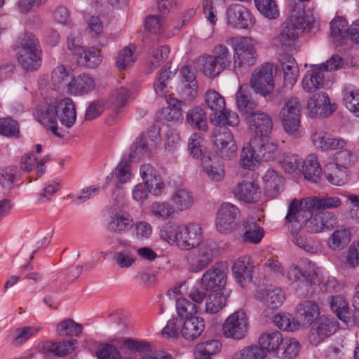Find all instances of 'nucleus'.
Instances as JSON below:
<instances>
[{
  "label": "nucleus",
  "mask_w": 359,
  "mask_h": 359,
  "mask_svg": "<svg viewBox=\"0 0 359 359\" xmlns=\"http://www.w3.org/2000/svg\"><path fill=\"white\" fill-rule=\"evenodd\" d=\"M313 21V19L306 14L288 10V18L283 23L281 31L275 39L276 45L283 50L296 52L294 42Z\"/></svg>",
  "instance_id": "1"
},
{
  "label": "nucleus",
  "mask_w": 359,
  "mask_h": 359,
  "mask_svg": "<svg viewBox=\"0 0 359 359\" xmlns=\"http://www.w3.org/2000/svg\"><path fill=\"white\" fill-rule=\"evenodd\" d=\"M341 205L338 197H307L301 200L294 198L290 203L286 219H297L304 222L315 211L337 208Z\"/></svg>",
  "instance_id": "2"
},
{
  "label": "nucleus",
  "mask_w": 359,
  "mask_h": 359,
  "mask_svg": "<svg viewBox=\"0 0 359 359\" xmlns=\"http://www.w3.org/2000/svg\"><path fill=\"white\" fill-rule=\"evenodd\" d=\"M160 235L167 242L175 243L180 248L184 250L198 246L202 241L201 229L196 223L182 226H167L161 230Z\"/></svg>",
  "instance_id": "3"
},
{
  "label": "nucleus",
  "mask_w": 359,
  "mask_h": 359,
  "mask_svg": "<svg viewBox=\"0 0 359 359\" xmlns=\"http://www.w3.org/2000/svg\"><path fill=\"white\" fill-rule=\"evenodd\" d=\"M17 50L18 60L24 69L34 71L39 67L41 62V50L38 39L34 35L26 33L20 39Z\"/></svg>",
  "instance_id": "4"
},
{
  "label": "nucleus",
  "mask_w": 359,
  "mask_h": 359,
  "mask_svg": "<svg viewBox=\"0 0 359 359\" xmlns=\"http://www.w3.org/2000/svg\"><path fill=\"white\" fill-rule=\"evenodd\" d=\"M226 43L233 47L235 65L250 67L257 61V51L249 37H229Z\"/></svg>",
  "instance_id": "5"
},
{
  "label": "nucleus",
  "mask_w": 359,
  "mask_h": 359,
  "mask_svg": "<svg viewBox=\"0 0 359 359\" xmlns=\"http://www.w3.org/2000/svg\"><path fill=\"white\" fill-rule=\"evenodd\" d=\"M286 220L292 223L295 229H299L304 225L307 231L316 233L325 230L332 229L337 224L336 215L331 212H322L313 216L312 214L311 217L307 218L304 222H301L297 219Z\"/></svg>",
  "instance_id": "6"
},
{
  "label": "nucleus",
  "mask_w": 359,
  "mask_h": 359,
  "mask_svg": "<svg viewBox=\"0 0 359 359\" xmlns=\"http://www.w3.org/2000/svg\"><path fill=\"white\" fill-rule=\"evenodd\" d=\"M250 86L256 93L263 96L271 93L275 86L273 64L265 62L257 67L252 75Z\"/></svg>",
  "instance_id": "7"
},
{
  "label": "nucleus",
  "mask_w": 359,
  "mask_h": 359,
  "mask_svg": "<svg viewBox=\"0 0 359 359\" xmlns=\"http://www.w3.org/2000/svg\"><path fill=\"white\" fill-rule=\"evenodd\" d=\"M301 110L302 105L297 97H292L285 102L279 117L287 133L294 134L298 131L301 124Z\"/></svg>",
  "instance_id": "8"
},
{
  "label": "nucleus",
  "mask_w": 359,
  "mask_h": 359,
  "mask_svg": "<svg viewBox=\"0 0 359 359\" xmlns=\"http://www.w3.org/2000/svg\"><path fill=\"white\" fill-rule=\"evenodd\" d=\"M248 320L245 313L239 310L231 314L223 324V334L233 339H243L248 332Z\"/></svg>",
  "instance_id": "9"
},
{
  "label": "nucleus",
  "mask_w": 359,
  "mask_h": 359,
  "mask_svg": "<svg viewBox=\"0 0 359 359\" xmlns=\"http://www.w3.org/2000/svg\"><path fill=\"white\" fill-rule=\"evenodd\" d=\"M339 329V323L332 317L322 316L312 326L309 340L314 346L320 344L327 337L334 334Z\"/></svg>",
  "instance_id": "10"
},
{
  "label": "nucleus",
  "mask_w": 359,
  "mask_h": 359,
  "mask_svg": "<svg viewBox=\"0 0 359 359\" xmlns=\"http://www.w3.org/2000/svg\"><path fill=\"white\" fill-rule=\"evenodd\" d=\"M337 109L334 103H331L327 94L320 92L313 95L307 102V109L311 118H325L330 116Z\"/></svg>",
  "instance_id": "11"
},
{
  "label": "nucleus",
  "mask_w": 359,
  "mask_h": 359,
  "mask_svg": "<svg viewBox=\"0 0 359 359\" xmlns=\"http://www.w3.org/2000/svg\"><path fill=\"white\" fill-rule=\"evenodd\" d=\"M240 211L234 205L223 203L218 210L216 220L217 229L222 233H230L236 226Z\"/></svg>",
  "instance_id": "12"
},
{
  "label": "nucleus",
  "mask_w": 359,
  "mask_h": 359,
  "mask_svg": "<svg viewBox=\"0 0 359 359\" xmlns=\"http://www.w3.org/2000/svg\"><path fill=\"white\" fill-rule=\"evenodd\" d=\"M213 143L215 151L223 158L230 159L237 149L232 133L226 129H219L214 135Z\"/></svg>",
  "instance_id": "13"
},
{
  "label": "nucleus",
  "mask_w": 359,
  "mask_h": 359,
  "mask_svg": "<svg viewBox=\"0 0 359 359\" xmlns=\"http://www.w3.org/2000/svg\"><path fill=\"white\" fill-rule=\"evenodd\" d=\"M250 130L255 134V137H269L273 123L271 116L266 112L257 111L245 118Z\"/></svg>",
  "instance_id": "14"
},
{
  "label": "nucleus",
  "mask_w": 359,
  "mask_h": 359,
  "mask_svg": "<svg viewBox=\"0 0 359 359\" xmlns=\"http://www.w3.org/2000/svg\"><path fill=\"white\" fill-rule=\"evenodd\" d=\"M226 273L224 269L212 266L203 273L201 284L207 291L223 292L226 285Z\"/></svg>",
  "instance_id": "15"
},
{
  "label": "nucleus",
  "mask_w": 359,
  "mask_h": 359,
  "mask_svg": "<svg viewBox=\"0 0 359 359\" xmlns=\"http://www.w3.org/2000/svg\"><path fill=\"white\" fill-rule=\"evenodd\" d=\"M228 24L236 28L247 29L254 25L250 10L241 4L229 6L226 12Z\"/></svg>",
  "instance_id": "16"
},
{
  "label": "nucleus",
  "mask_w": 359,
  "mask_h": 359,
  "mask_svg": "<svg viewBox=\"0 0 359 359\" xmlns=\"http://www.w3.org/2000/svg\"><path fill=\"white\" fill-rule=\"evenodd\" d=\"M37 114L39 121L44 126H48L51 132L57 136H62L57 133V120L58 118L57 113V100H50L41 104L38 111Z\"/></svg>",
  "instance_id": "17"
},
{
  "label": "nucleus",
  "mask_w": 359,
  "mask_h": 359,
  "mask_svg": "<svg viewBox=\"0 0 359 359\" xmlns=\"http://www.w3.org/2000/svg\"><path fill=\"white\" fill-rule=\"evenodd\" d=\"M253 269L254 264L248 256L241 257L235 261L232 272L236 281L242 287H245L248 281L252 280Z\"/></svg>",
  "instance_id": "18"
},
{
  "label": "nucleus",
  "mask_w": 359,
  "mask_h": 359,
  "mask_svg": "<svg viewBox=\"0 0 359 359\" xmlns=\"http://www.w3.org/2000/svg\"><path fill=\"white\" fill-rule=\"evenodd\" d=\"M255 297L271 309H276L281 306L285 298L281 288L272 286L265 290H257Z\"/></svg>",
  "instance_id": "19"
},
{
  "label": "nucleus",
  "mask_w": 359,
  "mask_h": 359,
  "mask_svg": "<svg viewBox=\"0 0 359 359\" xmlns=\"http://www.w3.org/2000/svg\"><path fill=\"white\" fill-rule=\"evenodd\" d=\"M235 196L245 203L257 202L261 197L260 188L254 181H243L235 187Z\"/></svg>",
  "instance_id": "20"
},
{
  "label": "nucleus",
  "mask_w": 359,
  "mask_h": 359,
  "mask_svg": "<svg viewBox=\"0 0 359 359\" xmlns=\"http://www.w3.org/2000/svg\"><path fill=\"white\" fill-rule=\"evenodd\" d=\"M236 104L241 114L245 115V118L255 114L257 102L254 100L246 85H242L236 93Z\"/></svg>",
  "instance_id": "21"
},
{
  "label": "nucleus",
  "mask_w": 359,
  "mask_h": 359,
  "mask_svg": "<svg viewBox=\"0 0 359 359\" xmlns=\"http://www.w3.org/2000/svg\"><path fill=\"white\" fill-rule=\"evenodd\" d=\"M278 61L283 72L285 82L293 86L299 77V67L294 58L287 53L280 54Z\"/></svg>",
  "instance_id": "22"
},
{
  "label": "nucleus",
  "mask_w": 359,
  "mask_h": 359,
  "mask_svg": "<svg viewBox=\"0 0 359 359\" xmlns=\"http://www.w3.org/2000/svg\"><path fill=\"white\" fill-rule=\"evenodd\" d=\"M325 81L324 72L320 65H314L304 75L302 85L307 93H313L323 87Z\"/></svg>",
  "instance_id": "23"
},
{
  "label": "nucleus",
  "mask_w": 359,
  "mask_h": 359,
  "mask_svg": "<svg viewBox=\"0 0 359 359\" xmlns=\"http://www.w3.org/2000/svg\"><path fill=\"white\" fill-rule=\"evenodd\" d=\"M58 118L61 123L70 128L76 119V107L71 98L65 97L57 100Z\"/></svg>",
  "instance_id": "24"
},
{
  "label": "nucleus",
  "mask_w": 359,
  "mask_h": 359,
  "mask_svg": "<svg viewBox=\"0 0 359 359\" xmlns=\"http://www.w3.org/2000/svg\"><path fill=\"white\" fill-rule=\"evenodd\" d=\"M253 147L259 154L260 161H271L274 158L278 152L277 144L269 137H254L251 140Z\"/></svg>",
  "instance_id": "25"
},
{
  "label": "nucleus",
  "mask_w": 359,
  "mask_h": 359,
  "mask_svg": "<svg viewBox=\"0 0 359 359\" xmlns=\"http://www.w3.org/2000/svg\"><path fill=\"white\" fill-rule=\"evenodd\" d=\"M160 142L158 133L149 132L147 135H142L135 143L134 153H130L129 158H134L137 154H143L154 149Z\"/></svg>",
  "instance_id": "26"
},
{
  "label": "nucleus",
  "mask_w": 359,
  "mask_h": 359,
  "mask_svg": "<svg viewBox=\"0 0 359 359\" xmlns=\"http://www.w3.org/2000/svg\"><path fill=\"white\" fill-rule=\"evenodd\" d=\"M313 143L317 149L323 151L329 149H343L346 147V142L341 138H331L327 137L323 130L316 131L312 136Z\"/></svg>",
  "instance_id": "27"
},
{
  "label": "nucleus",
  "mask_w": 359,
  "mask_h": 359,
  "mask_svg": "<svg viewBox=\"0 0 359 359\" xmlns=\"http://www.w3.org/2000/svg\"><path fill=\"white\" fill-rule=\"evenodd\" d=\"M215 251L208 245L203 244L198 249L197 257L194 259L190 266V271L194 273L206 269L214 260Z\"/></svg>",
  "instance_id": "28"
},
{
  "label": "nucleus",
  "mask_w": 359,
  "mask_h": 359,
  "mask_svg": "<svg viewBox=\"0 0 359 359\" xmlns=\"http://www.w3.org/2000/svg\"><path fill=\"white\" fill-rule=\"evenodd\" d=\"M132 224L133 219L128 214L118 211L110 215L106 228L110 232L121 233L131 227Z\"/></svg>",
  "instance_id": "29"
},
{
  "label": "nucleus",
  "mask_w": 359,
  "mask_h": 359,
  "mask_svg": "<svg viewBox=\"0 0 359 359\" xmlns=\"http://www.w3.org/2000/svg\"><path fill=\"white\" fill-rule=\"evenodd\" d=\"M95 81L88 74H82L72 78L69 92L75 95L87 94L95 88Z\"/></svg>",
  "instance_id": "30"
},
{
  "label": "nucleus",
  "mask_w": 359,
  "mask_h": 359,
  "mask_svg": "<svg viewBox=\"0 0 359 359\" xmlns=\"http://www.w3.org/2000/svg\"><path fill=\"white\" fill-rule=\"evenodd\" d=\"M262 180L264 191L271 198L276 197L283 189V178L273 170H269Z\"/></svg>",
  "instance_id": "31"
},
{
  "label": "nucleus",
  "mask_w": 359,
  "mask_h": 359,
  "mask_svg": "<svg viewBox=\"0 0 359 359\" xmlns=\"http://www.w3.org/2000/svg\"><path fill=\"white\" fill-rule=\"evenodd\" d=\"M204 329V320L202 318L193 316L185 319L180 332L186 339L194 340L201 334Z\"/></svg>",
  "instance_id": "32"
},
{
  "label": "nucleus",
  "mask_w": 359,
  "mask_h": 359,
  "mask_svg": "<svg viewBox=\"0 0 359 359\" xmlns=\"http://www.w3.org/2000/svg\"><path fill=\"white\" fill-rule=\"evenodd\" d=\"M77 344L75 339L63 341L62 342L47 341L43 345L45 353L52 354L56 357H64L72 353Z\"/></svg>",
  "instance_id": "33"
},
{
  "label": "nucleus",
  "mask_w": 359,
  "mask_h": 359,
  "mask_svg": "<svg viewBox=\"0 0 359 359\" xmlns=\"http://www.w3.org/2000/svg\"><path fill=\"white\" fill-rule=\"evenodd\" d=\"M260 161L259 154L253 147L252 140L245 143L241 153L239 162L241 166L244 169L254 170Z\"/></svg>",
  "instance_id": "34"
},
{
  "label": "nucleus",
  "mask_w": 359,
  "mask_h": 359,
  "mask_svg": "<svg viewBox=\"0 0 359 359\" xmlns=\"http://www.w3.org/2000/svg\"><path fill=\"white\" fill-rule=\"evenodd\" d=\"M297 313L304 324L311 325L320 314L318 305L313 301H304L297 309Z\"/></svg>",
  "instance_id": "35"
},
{
  "label": "nucleus",
  "mask_w": 359,
  "mask_h": 359,
  "mask_svg": "<svg viewBox=\"0 0 359 359\" xmlns=\"http://www.w3.org/2000/svg\"><path fill=\"white\" fill-rule=\"evenodd\" d=\"M202 167L208 177L213 181L219 182L224 176L223 165L217 159H212L209 156L202 158Z\"/></svg>",
  "instance_id": "36"
},
{
  "label": "nucleus",
  "mask_w": 359,
  "mask_h": 359,
  "mask_svg": "<svg viewBox=\"0 0 359 359\" xmlns=\"http://www.w3.org/2000/svg\"><path fill=\"white\" fill-rule=\"evenodd\" d=\"M302 171L305 179L314 183L318 182L322 170L315 155H310L304 161Z\"/></svg>",
  "instance_id": "37"
},
{
  "label": "nucleus",
  "mask_w": 359,
  "mask_h": 359,
  "mask_svg": "<svg viewBox=\"0 0 359 359\" xmlns=\"http://www.w3.org/2000/svg\"><path fill=\"white\" fill-rule=\"evenodd\" d=\"M220 349L221 344L218 340H207L196 346L195 358L211 359V356L219 352Z\"/></svg>",
  "instance_id": "38"
},
{
  "label": "nucleus",
  "mask_w": 359,
  "mask_h": 359,
  "mask_svg": "<svg viewBox=\"0 0 359 359\" xmlns=\"http://www.w3.org/2000/svg\"><path fill=\"white\" fill-rule=\"evenodd\" d=\"M204 101L207 107L213 111V114L210 117L217 116L226 107L224 98L218 92L212 89L207 90L205 93Z\"/></svg>",
  "instance_id": "39"
},
{
  "label": "nucleus",
  "mask_w": 359,
  "mask_h": 359,
  "mask_svg": "<svg viewBox=\"0 0 359 359\" xmlns=\"http://www.w3.org/2000/svg\"><path fill=\"white\" fill-rule=\"evenodd\" d=\"M328 303L332 311L337 316L344 322H348L350 319V312L348 302L340 296H330Z\"/></svg>",
  "instance_id": "40"
},
{
  "label": "nucleus",
  "mask_w": 359,
  "mask_h": 359,
  "mask_svg": "<svg viewBox=\"0 0 359 359\" xmlns=\"http://www.w3.org/2000/svg\"><path fill=\"white\" fill-rule=\"evenodd\" d=\"M287 278L291 281L303 280L310 284H316L320 281L318 273L314 269L303 271L297 266H292L290 268L287 272Z\"/></svg>",
  "instance_id": "41"
},
{
  "label": "nucleus",
  "mask_w": 359,
  "mask_h": 359,
  "mask_svg": "<svg viewBox=\"0 0 359 359\" xmlns=\"http://www.w3.org/2000/svg\"><path fill=\"white\" fill-rule=\"evenodd\" d=\"M187 121L189 125L198 130L205 131L208 128L206 114L200 107H194L188 111Z\"/></svg>",
  "instance_id": "42"
},
{
  "label": "nucleus",
  "mask_w": 359,
  "mask_h": 359,
  "mask_svg": "<svg viewBox=\"0 0 359 359\" xmlns=\"http://www.w3.org/2000/svg\"><path fill=\"white\" fill-rule=\"evenodd\" d=\"M350 241V230L348 228H341L332 233L329 239L328 245L334 250H340L344 248Z\"/></svg>",
  "instance_id": "43"
},
{
  "label": "nucleus",
  "mask_w": 359,
  "mask_h": 359,
  "mask_svg": "<svg viewBox=\"0 0 359 359\" xmlns=\"http://www.w3.org/2000/svg\"><path fill=\"white\" fill-rule=\"evenodd\" d=\"M283 343V337L280 332H266L262 334L259 339V347L265 351H274L277 350Z\"/></svg>",
  "instance_id": "44"
},
{
  "label": "nucleus",
  "mask_w": 359,
  "mask_h": 359,
  "mask_svg": "<svg viewBox=\"0 0 359 359\" xmlns=\"http://www.w3.org/2000/svg\"><path fill=\"white\" fill-rule=\"evenodd\" d=\"M243 240L245 242L259 243L264 236V229L257 225L254 219H248L244 223Z\"/></svg>",
  "instance_id": "45"
},
{
  "label": "nucleus",
  "mask_w": 359,
  "mask_h": 359,
  "mask_svg": "<svg viewBox=\"0 0 359 359\" xmlns=\"http://www.w3.org/2000/svg\"><path fill=\"white\" fill-rule=\"evenodd\" d=\"M327 180L332 184L341 186L347 181V170L334 163H328L325 166Z\"/></svg>",
  "instance_id": "46"
},
{
  "label": "nucleus",
  "mask_w": 359,
  "mask_h": 359,
  "mask_svg": "<svg viewBox=\"0 0 359 359\" xmlns=\"http://www.w3.org/2000/svg\"><path fill=\"white\" fill-rule=\"evenodd\" d=\"M226 297L224 292H210L205 302V312L215 314L226 306Z\"/></svg>",
  "instance_id": "47"
},
{
  "label": "nucleus",
  "mask_w": 359,
  "mask_h": 359,
  "mask_svg": "<svg viewBox=\"0 0 359 359\" xmlns=\"http://www.w3.org/2000/svg\"><path fill=\"white\" fill-rule=\"evenodd\" d=\"M70 70L69 67H65L63 65H58L53 69L51 80L55 87L57 88H67L69 90V83L71 81L69 80L72 79Z\"/></svg>",
  "instance_id": "48"
},
{
  "label": "nucleus",
  "mask_w": 359,
  "mask_h": 359,
  "mask_svg": "<svg viewBox=\"0 0 359 359\" xmlns=\"http://www.w3.org/2000/svg\"><path fill=\"white\" fill-rule=\"evenodd\" d=\"M171 200L176 208L180 211L189 209L194 203L191 193L184 188L175 190Z\"/></svg>",
  "instance_id": "49"
},
{
  "label": "nucleus",
  "mask_w": 359,
  "mask_h": 359,
  "mask_svg": "<svg viewBox=\"0 0 359 359\" xmlns=\"http://www.w3.org/2000/svg\"><path fill=\"white\" fill-rule=\"evenodd\" d=\"M212 56L215 59L218 65V72H221L227 67H229L231 63V54L229 48L223 45H217L212 51Z\"/></svg>",
  "instance_id": "50"
},
{
  "label": "nucleus",
  "mask_w": 359,
  "mask_h": 359,
  "mask_svg": "<svg viewBox=\"0 0 359 359\" xmlns=\"http://www.w3.org/2000/svg\"><path fill=\"white\" fill-rule=\"evenodd\" d=\"M197 65L201 67L205 76L214 78L220 72H218V65L212 55H202L197 59Z\"/></svg>",
  "instance_id": "51"
},
{
  "label": "nucleus",
  "mask_w": 359,
  "mask_h": 359,
  "mask_svg": "<svg viewBox=\"0 0 359 359\" xmlns=\"http://www.w3.org/2000/svg\"><path fill=\"white\" fill-rule=\"evenodd\" d=\"M258 11L269 20L276 19L279 16V11L275 0H255Z\"/></svg>",
  "instance_id": "52"
},
{
  "label": "nucleus",
  "mask_w": 359,
  "mask_h": 359,
  "mask_svg": "<svg viewBox=\"0 0 359 359\" xmlns=\"http://www.w3.org/2000/svg\"><path fill=\"white\" fill-rule=\"evenodd\" d=\"M82 330L83 325L72 318L62 320L56 327V332L60 336H77Z\"/></svg>",
  "instance_id": "53"
},
{
  "label": "nucleus",
  "mask_w": 359,
  "mask_h": 359,
  "mask_svg": "<svg viewBox=\"0 0 359 359\" xmlns=\"http://www.w3.org/2000/svg\"><path fill=\"white\" fill-rule=\"evenodd\" d=\"M210 121L215 125L223 126H236L240 122L238 115L234 111L226 110V107L217 116H211Z\"/></svg>",
  "instance_id": "54"
},
{
  "label": "nucleus",
  "mask_w": 359,
  "mask_h": 359,
  "mask_svg": "<svg viewBox=\"0 0 359 359\" xmlns=\"http://www.w3.org/2000/svg\"><path fill=\"white\" fill-rule=\"evenodd\" d=\"M266 352L259 346H248L236 352L233 359H264Z\"/></svg>",
  "instance_id": "55"
},
{
  "label": "nucleus",
  "mask_w": 359,
  "mask_h": 359,
  "mask_svg": "<svg viewBox=\"0 0 359 359\" xmlns=\"http://www.w3.org/2000/svg\"><path fill=\"white\" fill-rule=\"evenodd\" d=\"M348 30L347 22L343 18L337 17L330 22L331 36L336 41H339L348 36Z\"/></svg>",
  "instance_id": "56"
},
{
  "label": "nucleus",
  "mask_w": 359,
  "mask_h": 359,
  "mask_svg": "<svg viewBox=\"0 0 359 359\" xmlns=\"http://www.w3.org/2000/svg\"><path fill=\"white\" fill-rule=\"evenodd\" d=\"M135 60L133 50L130 46L125 47L116 57V67L119 70L126 69L130 67Z\"/></svg>",
  "instance_id": "57"
},
{
  "label": "nucleus",
  "mask_w": 359,
  "mask_h": 359,
  "mask_svg": "<svg viewBox=\"0 0 359 359\" xmlns=\"http://www.w3.org/2000/svg\"><path fill=\"white\" fill-rule=\"evenodd\" d=\"M292 242L299 248L307 252L313 254L318 250V243L311 238H307L302 234H294Z\"/></svg>",
  "instance_id": "58"
},
{
  "label": "nucleus",
  "mask_w": 359,
  "mask_h": 359,
  "mask_svg": "<svg viewBox=\"0 0 359 359\" xmlns=\"http://www.w3.org/2000/svg\"><path fill=\"white\" fill-rule=\"evenodd\" d=\"M176 70V68H174L171 71L170 67H168V69H165L161 72L158 80L154 85L155 91L158 95H165V89L168 86V81L175 75Z\"/></svg>",
  "instance_id": "59"
},
{
  "label": "nucleus",
  "mask_w": 359,
  "mask_h": 359,
  "mask_svg": "<svg viewBox=\"0 0 359 359\" xmlns=\"http://www.w3.org/2000/svg\"><path fill=\"white\" fill-rule=\"evenodd\" d=\"M176 309L180 319L193 317L192 316L196 313L195 304L185 298H180L177 300Z\"/></svg>",
  "instance_id": "60"
},
{
  "label": "nucleus",
  "mask_w": 359,
  "mask_h": 359,
  "mask_svg": "<svg viewBox=\"0 0 359 359\" xmlns=\"http://www.w3.org/2000/svg\"><path fill=\"white\" fill-rule=\"evenodd\" d=\"M41 330L39 327L27 326L15 330L13 334V344L20 345L25 342L29 337Z\"/></svg>",
  "instance_id": "61"
},
{
  "label": "nucleus",
  "mask_w": 359,
  "mask_h": 359,
  "mask_svg": "<svg viewBox=\"0 0 359 359\" xmlns=\"http://www.w3.org/2000/svg\"><path fill=\"white\" fill-rule=\"evenodd\" d=\"M170 48L167 46H163L154 50L149 60L150 71L159 67L168 57Z\"/></svg>",
  "instance_id": "62"
},
{
  "label": "nucleus",
  "mask_w": 359,
  "mask_h": 359,
  "mask_svg": "<svg viewBox=\"0 0 359 359\" xmlns=\"http://www.w3.org/2000/svg\"><path fill=\"white\" fill-rule=\"evenodd\" d=\"M203 143V138L200 134L194 133L191 135L189 140L188 149L194 158L202 159L205 156L202 149Z\"/></svg>",
  "instance_id": "63"
},
{
  "label": "nucleus",
  "mask_w": 359,
  "mask_h": 359,
  "mask_svg": "<svg viewBox=\"0 0 359 359\" xmlns=\"http://www.w3.org/2000/svg\"><path fill=\"white\" fill-rule=\"evenodd\" d=\"M343 100L346 107L359 117V90L344 92Z\"/></svg>",
  "instance_id": "64"
}]
</instances>
